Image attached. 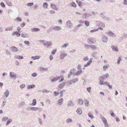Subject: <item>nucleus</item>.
Returning a JSON list of instances; mask_svg holds the SVG:
<instances>
[{"instance_id": "f257e3e1", "label": "nucleus", "mask_w": 127, "mask_h": 127, "mask_svg": "<svg viewBox=\"0 0 127 127\" xmlns=\"http://www.w3.org/2000/svg\"><path fill=\"white\" fill-rule=\"evenodd\" d=\"M60 58L61 59H64L65 57L67 56V54L64 51H61L60 52Z\"/></svg>"}, {"instance_id": "f03ea898", "label": "nucleus", "mask_w": 127, "mask_h": 127, "mask_svg": "<svg viewBox=\"0 0 127 127\" xmlns=\"http://www.w3.org/2000/svg\"><path fill=\"white\" fill-rule=\"evenodd\" d=\"M44 46L47 47H51L52 45V43L50 41H48L45 42L43 44Z\"/></svg>"}, {"instance_id": "7ed1b4c3", "label": "nucleus", "mask_w": 127, "mask_h": 127, "mask_svg": "<svg viewBox=\"0 0 127 127\" xmlns=\"http://www.w3.org/2000/svg\"><path fill=\"white\" fill-rule=\"evenodd\" d=\"M96 25L99 27L104 28L105 26V24L101 21H97L96 22Z\"/></svg>"}, {"instance_id": "20e7f679", "label": "nucleus", "mask_w": 127, "mask_h": 127, "mask_svg": "<svg viewBox=\"0 0 127 127\" xmlns=\"http://www.w3.org/2000/svg\"><path fill=\"white\" fill-rule=\"evenodd\" d=\"M9 75L10 77L12 79H15L17 77L16 74L13 72H10Z\"/></svg>"}, {"instance_id": "39448f33", "label": "nucleus", "mask_w": 127, "mask_h": 127, "mask_svg": "<svg viewBox=\"0 0 127 127\" xmlns=\"http://www.w3.org/2000/svg\"><path fill=\"white\" fill-rule=\"evenodd\" d=\"M75 70V69L74 68H73V69H71L70 71V72L68 75V78H69L71 76L74 72Z\"/></svg>"}, {"instance_id": "423d86ee", "label": "nucleus", "mask_w": 127, "mask_h": 127, "mask_svg": "<svg viewBox=\"0 0 127 127\" xmlns=\"http://www.w3.org/2000/svg\"><path fill=\"white\" fill-rule=\"evenodd\" d=\"M66 25L68 28H69L71 27L72 26L73 24L71 21L68 20L66 23Z\"/></svg>"}, {"instance_id": "0eeeda50", "label": "nucleus", "mask_w": 127, "mask_h": 127, "mask_svg": "<svg viewBox=\"0 0 127 127\" xmlns=\"http://www.w3.org/2000/svg\"><path fill=\"white\" fill-rule=\"evenodd\" d=\"M95 39L94 38H90L88 39L87 41L89 44H94Z\"/></svg>"}, {"instance_id": "6e6552de", "label": "nucleus", "mask_w": 127, "mask_h": 127, "mask_svg": "<svg viewBox=\"0 0 127 127\" xmlns=\"http://www.w3.org/2000/svg\"><path fill=\"white\" fill-rule=\"evenodd\" d=\"M92 58H91L90 59V60L88 61L86 64L84 65V67H87L89 66L92 62Z\"/></svg>"}, {"instance_id": "1a4fd4ad", "label": "nucleus", "mask_w": 127, "mask_h": 127, "mask_svg": "<svg viewBox=\"0 0 127 127\" xmlns=\"http://www.w3.org/2000/svg\"><path fill=\"white\" fill-rule=\"evenodd\" d=\"M107 34L109 36L114 37H115L116 36V35L111 31L108 32Z\"/></svg>"}, {"instance_id": "9d476101", "label": "nucleus", "mask_w": 127, "mask_h": 127, "mask_svg": "<svg viewBox=\"0 0 127 127\" xmlns=\"http://www.w3.org/2000/svg\"><path fill=\"white\" fill-rule=\"evenodd\" d=\"M91 16V15L89 13H87L84 14H83L82 15L83 18H86L87 17H88Z\"/></svg>"}, {"instance_id": "9b49d317", "label": "nucleus", "mask_w": 127, "mask_h": 127, "mask_svg": "<svg viewBox=\"0 0 127 127\" xmlns=\"http://www.w3.org/2000/svg\"><path fill=\"white\" fill-rule=\"evenodd\" d=\"M11 49L12 51L14 52H16L18 50V49L16 47L12 46L11 47Z\"/></svg>"}, {"instance_id": "f8f14e48", "label": "nucleus", "mask_w": 127, "mask_h": 127, "mask_svg": "<svg viewBox=\"0 0 127 127\" xmlns=\"http://www.w3.org/2000/svg\"><path fill=\"white\" fill-rule=\"evenodd\" d=\"M78 69L79 70L77 71L75 73L74 75L76 76H79L81 73L82 70L81 68H78Z\"/></svg>"}, {"instance_id": "ddd939ff", "label": "nucleus", "mask_w": 127, "mask_h": 127, "mask_svg": "<svg viewBox=\"0 0 127 127\" xmlns=\"http://www.w3.org/2000/svg\"><path fill=\"white\" fill-rule=\"evenodd\" d=\"M20 33H19L18 31H15L13 32L12 33V36H14L16 35L17 36L19 37L20 35Z\"/></svg>"}, {"instance_id": "4468645a", "label": "nucleus", "mask_w": 127, "mask_h": 127, "mask_svg": "<svg viewBox=\"0 0 127 127\" xmlns=\"http://www.w3.org/2000/svg\"><path fill=\"white\" fill-rule=\"evenodd\" d=\"M102 39L103 42H106L108 41V38L106 36L104 35L102 37Z\"/></svg>"}, {"instance_id": "2eb2a0df", "label": "nucleus", "mask_w": 127, "mask_h": 127, "mask_svg": "<svg viewBox=\"0 0 127 127\" xmlns=\"http://www.w3.org/2000/svg\"><path fill=\"white\" fill-rule=\"evenodd\" d=\"M52 28L53 29L56 31L60 30L61 29V28L60 26H54L52 27Z\"/></svg>"}, {"instance_id": "dca6fc26", "label": "nucleus", "mask_w": 127, "mask_h": 127, "mask_svg": "<svg viewBox=\"0 0 127 127\" xmlns=\"http://www.w3.org/2000/svg\"><path fill=\"white\" fill-rule=\"evenodd\" d=\"M63 98H61L58 101L57 104L58 105H61L63 103Z\"/></svg>"}, {"instance_id": "f3484780", "label": "nucleus", "mask_w": 127, "mask_h": 127, "mask_svg": "<svg viewBox=\"0 0 127 127\" xmlns=\"http://www.w3.org/2000/svg\"><path fill=\"white\" fill-rule=\"evenodd\" d=\"M74 105L72 102L71 100H69L67 102V105L68 106H73Z\"/></svg>"}, {"instance_id": "a211bd4d", "label": "nucleus", "mask_w": 127, "mask_h": 127, "mask_svg": "<svg viewBox=\"0 0 127 127\" xmlns=\"http://www.w3.org/2000/svg\"><path fill=\"white\" fill-rule=\"evenodd\" d=\"M35 87V85L33 84L31 85H28L27 86V88L28 89H31Z\"/></svg>"}, {"instance_id": "6ab92c4d", "label": "nucleus", "mask_w": 127, "mask_h": 127, "mask_svg": "<svg viewBox=\"0 0 127 127\" xmlns=\"http://www.w3.org/2000/svg\"><path fill=\"white\" fill-rule=\"evenodd\" d=\"M65 83H63L62 84H61L59 85L58 86V87L60 89H62L65 86Z\"/></svg>"}, {"instance_id": "aec40b11", "label": "nucleus", "mask_w": 127, "mask_h": 127, "mask_svg": "<svg viewBox=\"0 0 127 127\" xmlns=\"http://www.w3.org/2000/svg\"><path fill=\"white\" fill-rule=\"evenodd\" d=\"M91 48L93 50L95 51L97 49V46L93 45H91Z\"/></svg>"}, {"instance_id": "412c9836", "label": "nucleus", "mask_w": 127, "mask_h": 127, "mask_svg": "<svg viewBox=\"0 0 127 127\" xmlns=\"http://www.w3.org/2000/svg\"><path fill=\"white\" fill-rule=\"evenodd\" d=\"M111 47L112 48L113 50H114L117 52H118L119 51V50L117 47L112 46V47Z\"/></svg>"}, {"instance_id": "4be33fe9", "label": "nucleus", "mask_w": 127, "mask_h": 127, "mask_svg": "<svg viewBox=\"0 0 127 127\" xmlns=\"http://www.w3.org/2000/svg\"><path fill=\"white\" fill-rule=\"evenodd\" d=\"M51 7L53 9L56 10L57 9V6L53 4H51L50 5Z\"/></svg>"}, {"instance_id": "5701e85b", "label": "nucleus", "mask_w": 127, "mask_h": 127, "mask_svg": "<svg viewBox=\"0 0 127 127\" xmlns=\"http://www.w3.org/2000/svg\"><path fill=\"white\" fill-rule=\"evenodd\" d=\"M9 94V92L8 90H6V92L4 93V95L6 97H7Z\"/></svg>"}, {"instance_id": "b1692460", "label": "nucleus", "mask_w": 127, "mask_h": 127, "mask_svg": "<svg viewBox=\"0 0 127 127\" xmlns=\"http://www.w3.org/2000/svg\"><path fill=\"white\" fill-rule=\"evenodd\" d=\"M109 64H106L103 66V69L104 71H105L109 67Z\"/></svg>"}, {"instance_id": "393cba45", "label": "nucleus", "mask_w": 127, "mask_h": 127, "mask_svg": "<svg viewBox=\"0 0 127 127\" xmlns=\"http://www.w3.org/2000/svg\"><path fill=\"white\" fill-rule=\"evenodd\" d=\"M40 57V56H33L31 57V58L33 60H35L36 59H38Z\"/></svg>"}, {"instance_id": "a878e982", "label": "nucleus", "mask_w": 127, "mask_h": 127, "mask_svg": "<svg viewBox=\"0 0 127 127\" xmlns=\"http://www.w3.org/2000/svg\"><path fill=\"white\" fill-rule=\"evenodd\" d=\"M40 70L41 71H47L48 70V68L47 67L44 68L43 67H40Z\"/></svg>"}, {"instance_id": "bb28decb", "label": "nucleus", "mask_w": 127, "mask_h": 127, "mask_svg": "<svg viewBox=\"0 0 127 127\" xmlns=\"http://www.w3.org/2000/svg\"><path fill=\"white\" fill-rule=\"evenodd\" d=\"M77 113L79 114H81L82 113V111L81 108H78L77 110Z\"/></svg>"}, {"instance_id": "cd10ccee", "label": "nucleus", "mask_w": 127, "mask_h": 127, "mask_svg": "<svg viewBox=\"0 0 127 127\" xmlns=\"http://www.w3.org/2000/svg\"><path fill=\"white\" fill-rule=\"evenodd\" d=\"M100 118L102 119V120L104 123L107 122L105 118L103 117L102 115L100 116Z\"/></svg>"}, {"instance_id": "c85d7f7f", "label": "nucleus", "mask_w": 127, "mask_h": 127, "mask_svg": "<svg viewBox=\"0 0 127 127\" xmlns=\"http://www.w3.org/2000/svg\"><path fill=\"white\" fill-rule=\"evenodd\" d=\"M40 29L38 28H34L32 29L31 30L32 32H35L40 31Z\"/></svg>"}, {"instance_id": "c756f323", "label": "nucleus", "mask_w": 127, "mask_h": 127, "mask_svg": "<svg viewBox=\"0 0 127 127\" xmlns=\"http://www.w3.org/2000/svg\"><path fill=\"white\" fill-rule=\"evenodd\" d=\"M13 28V27L11 26L6 28L5 29V30L6 31L11 30Z\"/></svg>"}, {"instance_id": "7c9ffc66", "label": "nucleus", "mask_w": 127, "mask_h": 127, "mask_svg": "<svg viewBox=\"0 0 127 127\" xmlns=\"http://www.w3.org/2000/svg\"><path fill=\"white\" fill-rule=\"evenodd\" d=\"M14 57L18 59H23L24 58L23 56H20L19 55H16L14 56Z\"/></svg>"}, {"instance_id": "2f4dec72", "label": "nucleus", "mask_w": 127, "mask_h": 127, "mask_svg": "<svg viewBox=\"0 0 127 127\" xmlns=\"http://www.w3.org/2000/svg\"><path fill=\"white\" fill-rule=\"evenodd\" d=\"M76 2L78 3V5L80 7H81L82 6L83 4L81 2L77 0Z\"/></svg>"}, {"instance_id": "473e14b6", "label": "nucleus", "mask_w": 127, "mask_h": 127, "mask_svg": "<svg viewBox=\"0 0 127 127\" xmlns=\"http://www.w3.org/2000/svg\"><path fill=\"white\" fill-rule=\"evenodd\" d=\"M66 123L68 124L72 122L73 121L72 119L70 118H68L66 120Z\"/></svg>"}, {"instance_id": "72a5a7b5", "label": "nucleus", "mask_w": 127, "mask_h": 127, "mask_svg": "<svg viewBox=\"0 0 127 127\" xmlns=\"http://www.w3.org/2000/svg\"><path fill=\"white\" fill-rule=\"evenodd\" d=\"M12 121V120L11 119H9L7 120V122L6 123V125H8Z\"/></svg>"}, {"instance_id": "f704fd0d", "label": "nucleus", "mask_w": 127, "mask_h": 127, "mask_svg": "<svg viewBox=\"0 0 127 127\" xmlns=\"http://www.w3.org/2000/svg\"><path fill=\"white\" fill-rule=\"evenodd\" d=\"M68 44V43H66L62 45L61 46V47L62 48H65L66 47L69 45Z\"/></svg>"}, {"instance_id": "c9c22d12", "label": "nucleus", "mask_w": 127, "mask_h": 127, "mask_svg": "<svg viewBox=\"0 0 127 127\" xmlns=\"http://www.w3.org/2000/svg\"><path fill=\"white\" fill-rule=\"evenodd\" d=\"M30 109L31 110L35 111L38 110V108L37 107H31Z\"/></svg>"}, {"instance_id": "e433bc0d", "label": "nucleus", "mask_w": 127, "mask_h": 127, "mask_svg": "<svg viewBox=\"0 0 127 127\" xmlns=\"http://www.w3.org/2000/svg\"><path fill=\"white\" fill-rule=\"evenodd\" d=\"M48 7V4L46 2H44L43 5V7L44 8H47Z\"/></svg>"}, {"instance_id": "4c0bfd02", "label": "nucleus", "mask_w": 127, "mask_h": 127, "mask_svg": "<svg viewBox=\"0 0 127 127\" xmlns=\"http://www.w3.org/2000/svg\"><path fill=\"white\" fill-rule=\"evenodd\" d=\"M70 5H71L72 6L74 7H76L77 6L76 4L74 2H72L70 3Z\"/></svg>"}, {"instance_id": "58836bf2", "label": "nucleus", "mask_w": 127, "mask_h": 127, "mask_svg": "<svg viewBox=\"0 0 127 127\" xmlns=\"http://www.w3.org/2000/svg\"><path fill=\"white\" fill-rule=\"evenodd\" d=\"M73 83H75L77 82L78 80V79L77 78H75L72 79Z\"/></svg>"}, {"instance_id": "ea45409f", "label": "nucleus", "mask_w": 127, "mask_h": 127, "mask_svg": "<svg viewBox=\"0 0 127 127\" xmlns=\"http://www.w3.org/2000/svg\"><path fill=\"white\" fill-rule=\"evenodd\" d=\"M6 3L9 6H11L12 5V4L11 1L8 0L6 1Z\"/></svg>"}, {"instance_id": "a19ab883", "label": "nucleus", "mask_w": 127, "mask_h": 127, "mask_svg": "<svg viewBox=\"0 0 127 127\" xmlns=\"http://www.w3.org/2000/svg\"><path fill=\"white\" fill-rule=\"evenodd\" d=\"M99 80L100 81L99 82V84L100 85H103V81L104 80H103L101 79L100 78V77L99 78Z\"/></svg>"}, {"instance_id": "79ce46f5", "label": "nucleus", "mask_w": 127, "mask_h": 127, "mask_svg": "<svg viewBox=\"0 0 127 127\" xmlns=\"http://www.w3.org/2000/svg\"><path fill=\"white\" fill-rule=\"evenodd\" d=\"M38 120L39 124L40 125H42V119L40 118H38Z\"/></svg>"}, {"instance_id": "37998d69", "label": "nucleus", "mask_w": 127, "mask_h": 127, "mask_svg": "<svg viewBox=\"0 0 127 127\" xmlns=\"http://www.w3.org/2000/svg\"><path fill=\"white\" fill-rule=\"evenodd\" d=\"M85 47L87 49H88L90 48L91 45H89L87 44H85L84 45Z\"/></svg>"}, {"instance_id": "c03bdc74", "label": "nucleus", "mask_w": 127, "mask_h": 127, "mask_svg": "<svg viewBox=\"0 0 127 127\" xmlns=\"http://www.w3.org/2000/svg\"><path fill=\"white\" fill-rule=\"evenodd\" d=\"M84 101L85 104L86 106H89V102L88 100H85Z\"/></svg>"}, {"instance_id": "a18cd8bd", "label": "nucleus", "mask_w": 127, "mask_h": 127, "mask_svg": "<svg viewBox=\"0 0 127 127\" xmlns=\"http://www.w3.org/2000/svg\"><path fill=\"white\" fill-rule=\"evenodd\" d=\"M8 119V118L6 117H4L2 119V121L5 122Z\"/></svg>"}, {"instance_id": "49530a36", "label": "nucleus", "mask_w": 127, "mask_h": 127, "mask_svg": "<svg viewBox=\"0 0 127 127\" xmlns=\"http://www.w3.org/2000/svg\"><path fill=\"white\" fill-rule=\"evenodd\" d=\"M65 90H63L61 91L60 92V97H61L63 95V92H65Z\"/></svg>"}, {"instance_id": "de8ad7c7", "label": "nucleus", "mask_w": 127, "mask_h": 127, "mask_svg": "<svg viewBox=\"0 0 127 127\" xmlns=\"http://www.w3.org/2000/svg\"><path fill=\"white\" fill-rule=\"evenodd\" d=\"M15 21L18 22L22 21V20L20 17H18L15 19Z\"/></svg>"}, {"instance_id": "09e8293b", "label": "nucleus", "mask_w": 127, "mask_h": 127, "mask_svg": "<svg viewBox=\"0 0 127 127\" xmlns=\"http://www.w3.org/2000/svg\"><path fill=\"white\" fill-rule=\"evenodd\" d=\"M121 60H122L121 59V57H118V61L117 63V64H120V62L121 61Z\"/></svg>"}, {"instance_id": "8fccbe9b", "label": "nucleus", "mask_w": 127, "mask_h": 127, "mask_svg": "<svg viewBox=\"0 0 127 127\" xmlns=\"http://www.w3.org/2000/svg\"><path fill=\"white\" fill-rule=\"evenodd\" d=\"M84 23L87 26H88L89 25V22L87 20H86L85 21Z\"/></svg>"}, {"instance_id": "3c124183", "label": "nucleus", "mask_w": 127, "mask_h": 127, "mask_svg": "<svg viewBox=\"0 0 127 127\" xmlns=\"http://www.w3.org/2000/svg\"><path fill=\"white\" fill-rule=\"evenodd\" d=\"M36 99H33L32 101V105L33 106L35 105L36 104Z\"/></svg>"}, {"instance_id": "603ef678", "label": "nucleus", "mask_w": 127, "mask_h": 127, "mask_svg": "<svg viewBox=\"0 0 127 127\" xmlns=\"http://www.w3.org/2000/svg\"><path fill=\"white\" fill-rule=\"evenodd\" d=\"M67 83H68V85H71L72 83H73L72 79L71 80L67 81Z\"/></svg>"}, {"instance_id": "864d4df0", "label": "nucleus", "mask_w": 127, "mask_h": 127, "mask_svg": "<svg viewBox=\"0 0 127 127\" xmlns=\"http://www.w3.org/2000/svg\"><path fill=\"white\" fill-rule=\"evenodd\" d=\"M79 104L81 105H82L83 103V100L81 99H80L79 100Z\"/></svg>"}, {"instance_id": "5fc2aeb1", "label": "nucleus", "mask_w": 127, "mask_h": 127, "mask_svg": "<svg viewBox=\"0 0 127 127\" xmlns=\"http://www.w3.org/2000/svg\"><path fill=\"white\" fill-rule=\"evenodd\" d=\"M34 4V3L33 2L29 3H27V5L29 6H31L33 5Z\"/></svg>"}, {"instance_id": "6e6d98bb", "label": "nucleus", "mask_w": 127, "mask_h": 127, "mask_svg": "<svg viewBox=\"0 0 127 127\" xmlns=\"http://www.w3.org/2000/svg\"><path fill=\"white\" fill-rule=\"evenodd\" d=\"M88 115L89 117L91 118L92 119H93L94 118L93 116L92 115L91 113L90 112L88 114Z\"/></svg>"}, {"instance_id": "4d7b16f0", "label": "nucleus", "mask_w": 127, "mask_h": 127, "mask_svg": "<svg viewBox=\"0 0 127 127\" xmlns=\"http://www.w3.org/2000/svg\"><path fill=\"white\" fill-rule=\"evenodd\" d=\"M25 104V102L24 101L22 102L19 105V106L20 107H22Z\"/></svg>"}, {"instance_id": "13d9d810", "label": "nucleus", "mask_w": 127, "mask_h": 127, "mask_svg": "<svg viewBox=\"0 0 127 127\" xmlns=\"http://www.w3.org/2000/svg\"><path fill=\"white\" fill-rule=\"evenodd\" d=\"M6 51V53L7 55H10L11 53L7 49L5 50Z\"/></svg>"}, {"instance_id": "bf43d9fd", "label": "nucleus", "mask_w": 127, "mask_h": 127, "mask_svg": "<svg viewBox=\"0 0 127 127\" xmlns=\"http://www.w3.org/2000/svg\"><path fill=\"white\" fill-rule=\"evenodd\" d=\"M49 92V91L46 89H44L42 91V92L43 93L46 92V93H48Z\"/></svg>"}, {"instance_id": "052dcab7", "label": "nucleus", "mask_w": 127, "mask_h": 127, "mask_svg": "<svg viewBox=\"0 0 127 127\" xmlns=\"http://www.w3.org/2000/svg\"><path fill=\"white\" fill-rule=\"evenodd\" d=\"M83 60L84 61H87L89 60V58L87 57H86L83 58Z\"/></svg>"}, {"instance_id": "680f3d73", "label": "nucleus", "mask_w": 127, "mask_h": 127, "mask_svg": "<svg viewBox=\"0 0 127 127\" xmlns=\"http://www.w3.org/2000/svg\"><path fill=\"white\" fill-rule=\"evenodd\" d=\"M24 43L26 45H27L28 46H29V42L27 41H24Z\"/></svg>"}, {"instance_id": "e2e57ef3", "label": "nucleus", "mask_w": 127, "mask_h": 127, "mask_svg": "<svg viewBox=\"0 0 127 127\" xmlns=\"http://www.w3.org/2000/svg\"><path fill=\"white\" fill-rule=\"evenodd\" d=\"M98 29H95L93 30H91L90 31V32H95L96 31H98Z\"/></svg>"}, {"instance_id": "0e129e2a", "label": "nucleus", "mask_w": 127, "mask_h": 127, "mask_svg": "<svg viewBox=\"0 0 127 127\" xmlns=\"http://www.w3.org/2000/svg\"><path fill=\"white\" fill-rule=\"evenodd\" d=\"M25 86V85L24 84H22L20 86V88H23Z\"/></svg>"}, {"instance_id": "69168bd1", "label": "nucleus", "mask_w": 127, "mask_h": 127, "mask_svg": "<svg viewBox=\"0 0 127 127\" xmlns=\"http://www.w3.org/2000/svg\"><path fill=\"white\" fill-rule=\"evenodd\" d=\"M0 5L1 7H5V5L3 2H2L0 3Z\"/></svg>"}, {"instance_id": "338daca9", "label": "nucleus", "mask_w": 127, "mask_h": 127, "mask_svg": "<svg viewBox=\"0 0 127 127\" xmlns=\"http://www.w3.org/2000/svg\"><path fill=\"white\" fill-rule=\"evenodd\" d=\"M21 35L23 37H27V36H26V34H24L23 33L21 34Z\"/></svg>"}, {"instance_id": "774afa93", "label": "nucleus", "mask_w": 127, "mask_h": 127, "mask_svg": "<svg viewBox=\"0 0 127 127\" xmlns=\"http://www.w3.org/2000/svg\"><path fill=\"white\" fill-rule=\"evenodd\" d=\"M123 4L125 5H127V0H124L123 2Z\"/></svg>"}]
</instances>
